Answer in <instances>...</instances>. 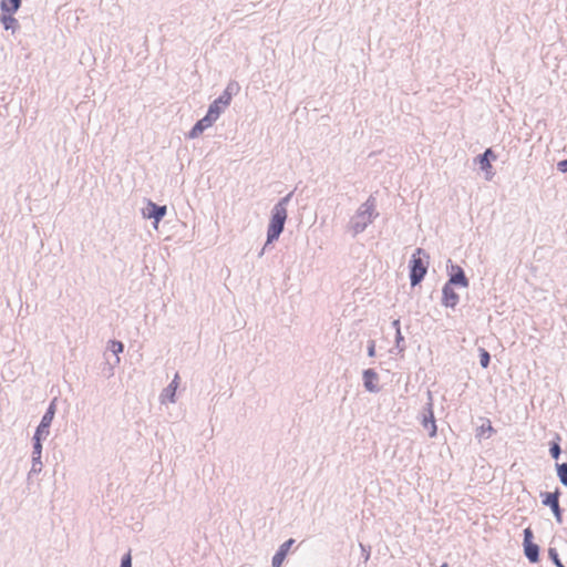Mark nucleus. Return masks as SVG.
<instances>
[{
	"mask_svg": "<svg viewBox=\"0 0 567 567\" xmlns=\"http://www.w3.org/2000/svg\"><path fill=\"white\" fill-rule=\"evenodd\" d=\"M368 355L369 357L375 355V342L373 340H370L368 342Z\"/></svg>",
	"mask_w": 567,
	"mask_h": 567,
	"instance_id": "29",
	"label": "nucleus"
},
{
	"mask_svg": "<svg viewBox=\"0 0 567 567\" xmlns=\"http://www.w3.org/2000/svg\"><path fill=\"white\" fill-rule=\"evenodd\" d=\"M238 84L230 82L224 92L209 105L208 110L215 109L218 112V117L224 110L230 104L233 95L237 92Z\"/></svg>",
	"mask_w": 567,
	"mask_h": 567,
	"instance_id": "4",
	"label": "nucleus"
},
{
	"mask_svg": "<svg viewBox=\"0 0 567 567\" xmlns=\"http://www.w3.org/2000/svg\"><path fill=\"white\" fill-rule=\"evenodd\" d=\"M111 351L117 355L118 353H121L124 349V346L121 341H111V347H110ZM120 361V358L116 357V362Z\"/></svg>",
	"mask_w": 567,
	"mask_h": 567,
	"instance_id": "24",
	"label": "nucleus"
},
{
	"mask_svg": "<svg viewBox=\"0 0 567 567\" xmlns=\"http://www.w3.org/2000/svg\"><path fill=\"white\" fill-rule=\"evenodd\" d=\"M441 567H449L446 564H443Z\"/></svg>",
	"mask_w": 567,
	"mask_h": 567,
	"instance_id": "33",
	"label": "nucleus"
},
{
	"mask_svg": "<svg viewBox=\"0 0 567 567\" xmlns=\"http://www.w3.org/2000/svg\"><path fill=\"white\" fill-rule=\"evenodd\" d=\"M533 537L532 529L529 527L525 528L523 542L525 556L530 563H537L539 560V546L533 543Z\"/></svg>",
	"mask_w": 567,
	"mask_h": 567,
	"instance_id": "9",
	"label": "nucleus"
},
{
	"mask_svg": "<svg viewBox=\"0 0 567 567\" xmlns=\"http://www.w3.org/2000/svg\"><path fill=\"white\" fill-rule=\"evenodd\" d=\"M451 269L452 274L446 284L452 286H462L464 288L468 287V279L466 278L464 270L457 265H452Z\"/></svg>",
	"mask_w": 567,
	"mask_h": 567,
	"instance_id": "12",
	"label": "nucleus"
},
{
	"mask_svg": "<svg viewBox=\"0 0 567 567\" xmlns=\"http://www.w3.org/2000/svg\"><path fill=\"white\" fill-rule=\"evenodd\" d=\"M293 543H295V540L292 538H290L280 545L279 549L272 557V560H271L272 567H281V565H282V563Z\"/></svg>",
	"mask_w": 567,
	"mask_h": 567,
	"instance_id": "14",
	"label": "nucleus"
},
{
	"mask_svg": "<svg viewBox=\"0 0 567 567\" xmlns=\"http://www.w3.org/2000/svg\"><path fill=\"white\" fill-rule=\"evenodd\" d=\"M12 14L13 13H2V16L0 17V21L4 30H10L12 33H14L16 31L19 30L20 23Z\"/></svg>",
	"mask_w": 567,
	"mask_h": 567,
	"instance_id": "16",
	"label": "nucleus"
},
{
	"mask_svg": "<svg viewBox=\"0 0 567 567\" xmlns=\"http://www.w3.org/2000/svg\"><path fill=\"white\" fill-rule=\"evenodd\" d=\"M43 440H45V439L42 436L35 435V434L32 437V441H33L32 456H34V458H41L42 441Z\"/></svg>",
	"mask_w": 567,
	"mask_h": 567,
	"instance_id": "19",
	"label": "nucleus"
},
{
	"mask_svg": "<svg viewBox=\"0 0 567 567\" xmlns=\"http://www.w3.org/2000/svg\"><path fill=\"white\" fill-rule=\"evenodd\" d=\"M557 169L561 173H567V158L558 162Z\"/></svg>",
	"mask_w": 567,
	"mask_h": 567,
	"instance_id": "30",
	"label": "nucleus"
},
{
	"mask_svg": "<svg viewBox=\"0 0 567 567\" xmlns=\"http://www.w3.org/2000/svg\"><path fill=\"white\" fill-rule=\"evenodd\" d=\"M179 375L175 374L173 381L163 390L161 393V402L164 403L166 400L171 403H175L176 401V390L178 386Z\"/></svg>",
	"mask_w": 567,
	"mask_h": 567,
	"instance_id": "15",
	"label": "nucleus"
},
{
	"mask_svg": "<svg viewBox=\"0 0 567 567\" xmlns=\"http://www.w3.org/2000/svg\"><path fill=\"white\" fill-rule=\"evenodd\" d=\"M486 432H488V433L493 432V427H492L489 422H488L487 426L482 425L478 429V432H477L476 436L481 439V437H483L485 435Z\"/></svg>",
	"mask_w": 567,
	"mask_h": 567,
	"instance_id": "28",
	"label": "nucleus"
},
{
	"mask_svg": "<svg viewBox=\"0 0 567 567\" xmlns=\"http://www.w3.org/2000/svg\"><path fill=\"white\" fill-rule=\"evenodd\" d=\"M549 453H550V456L554 460H558L559 456H560V453H561L559 444L558 443H553L550 449H549Z\"/></svg>",
	"mask_w": 567,
	"mask_h": 567,
	"instance_id": "26",
	"label": "nucleus"
},
{
	"mask_svg": "<svg viewBox=\"0 0 567 567\" xmlns=\"http://www.w3.org/2000/svg\"><path fill=\"white\" fill-rule=\"evenodd\" d=\"M292 195L293 193L290 192L274 206L267 229V244H271L274 240H277L284 231L288 216L287 206L290 203Z\"/></svg>",
	"mask_w": 567,
	"mask_h": 567,
	"instance_id": "2",
	"label": "nucleus"
},
{
	"mask_svg": "<svg viewBox=\"0 0 567 567\" xmlns=\"http://www.w3.org/2000/svg\"><path fill=\"white\" fill-rule=\"evenodd\" d=\"M556 470L560 483L567 487V463L556 464Z\"/></svg>",
	"mask_w": 567,
	"mask_h": 567,
	"instance_id": "20",
	"label": "nucleus"
},
{
	"mask_svg": "<svg viewBox=\"0 0 567 567\" xmlns=\"http://www.w3.org/2000/svg\"><path fill=\"white\" fill-rule=\"evenodd\" d=\"M378 373L372 369H367L363 371V384L367 391L375 393L379 392L380 388L378 385Z\"/></svg>",
	"mask_w": 567,
	"mask_h": 567,
	"instance_id": "13",
	"label": "nucleus"
},
{
	"mask_svg": "<svg viewBox=\"0 0 567 567\" xmlns=\"http://www.w3.org/2000/svg\"><path fill=\"white\" fill-rule=\"evenodd\" d=\"M559 496H560L559 488H556V491L551 492V493L550 492L540 493L543 505L550 507L556 522L558 524H561L563 511L559 505Z\"/></svg>",
	"mask_w": 567,
	"mask_h": 567,
	"instance_id": "6",
	"label": "nucleus"
},
{
	"mask_svg": "<svg viewBox=\"0 0 567 567\" xmlns=\"http://www.w3.org/2000/svg\"><path fill=\"white\" fill-rule=\"evenodd\" d=\"M21 7V0H1L0 9L3 13H16Z\"/></svg>",
	"mask_w": 567,
	"mask_h": 567,
	"instance_id": "18",
	"label": "nucleus"
},
{
	"mask_svg": "<svg viewBox=\"0 0 567 567\" xmlns=\"http://www.w3.org/2000/svg\"><path fill=\"white\" fill-rule=\"evenodd\" d=\"M478 351H480V363H481L482 368L485 369L489 364L491 355H489L488 351L485 350L484 348H480Z\"/></svg>",
	"mask_w": 567,
	"mask_h": 567,
	"instance_id": "21",
	"label": "nucleus"
},
{
	"mask_svg": "<svg viewBox=\"0 0 567 567\" xmlns=\"http://www.w3.org/2000/svg\"><path fill=\"white\" fill-rule=\"evenodd\" d=\"M55 412H56V398H54L50 402L45 413L43 414V416L41 419L40 424L38 425V427L35 430V433H34L35 435L42 436L44 439H47L49 436L50 426L54 419Z\"/></svg>",
	"mask_w": 567,
	"mask_h": 567,
	"instance_id": "7",
	"label": "nucleus"
},
{
	"mask_svg": "<svg viewBox=\"0 0 567 567\" xmlns=\"http://www.w3.org/2000/svg\"><path fill=\"white\" fill-rule=\"evenodd\" d=\"M392 326H393V328L395 329V332H396V331H398V329H400V320H399V319L394 320V321L392 322Z\"/></svg>",
	"mask_w": 567,
	"mask_h": 567,
	"instance_id": "31",
	"label": "nucleus"
},
{
	"mask_svg": "<svg viewBox=\"0 0 567 567\" xmlns=\"http://www.w3.org/2000/svg\"><path fill=\"white\" fill-rule=\"evenodd\" d=\"M460 297L450 284H445L442 289V305L447 308H455L458 303Z\"/></svg>",
	"mask_w": 567,
	"mask_h": 567,
	"instance_id": "11",
	"label": "nucleus"
},
{
	"mask_svg": "<svg viewBox=\"0 0 567 567\" xmlns=\"http://www.w3.org/2000/svg\"><path fill=\"white\" fill-rule=\"evenodd\" d=\"M395 346L400 352L404 351L405 349L404 338L401 333V329H398V331L395 332Z\"/></svg>",
	"mask_w": 567,
	"mask_h": 567,
	"instance_id": "25",
	"label": "nucleus"
},
{
	"mask_svg": "<svg viewBox=\"0 0 567 567\" xmlns=\"http://www.w3.org/2000/svg\"><path fill=\"white\" fill-rule=\"evenodd\" d=\"M548 556L550 560L555 564L556 567H565L559 558V555L556 550V548L550 547L548 549Z\"/></svg>",
	"mask_w": 567,
	"mask_h": 567,
	"instance_id": "23",
	"label": "nucleus"
},
{
	"mask_svg": "<svg viewBox=\"0 0 567 567\" xmlns=\"http://www.w3.org/2000/svg\"><path fill=\"white\" fill-rule=\"evenodd\" d=\"M42 466L43 464L41 458H34V456H32V466L29 472V477L33 474H39L42 471Z\"/></svg>",
	"mask_w": 567,
	"mask_h": 567,
	"instance_id": "22",
	"label": "nucleus"
},
{
	"mask_svg": "<svg viewBox=\"0 0 567 567\" xmlns=\"http://www.w3.org/2000/svg\"><path fill=\"white\" fill-rule=\"evenodd\" d=\"M218 120V112L215 109L208 110L188 133L189 138L198 137L206 128L210 127Z\"/></svg>",
	"mask_w": 567,
	"mask_h": 567,
	"instance_id": "8",
	"label": "nucleus"
},
{
	"mask_svg": "<svg viewBox=\"0 0 567 567\" xmlns=\"http://www.w3.org/2000/svg\"><path fill=\"white\" fill-rule=\"evenodd\" d=\"M429 401L423 409L422 415H421V424L422 426L429 431V436L434 437L437 432L435 419H434V412H433V399L432 394L429 391L427 392Z\"/></svg>",
	"mask_w": 567,
	"mask_h": 567,
	"instance_id": "5",
	"label": "nucleus"
},
{
	"mask_svg": "<svg viewBox=\"0 0 567 567\" xmlns=\"http://www.w3.org/2000/svg\"><path fill=\"white\" fill-rule=\"evenodd\" d=\"M269 245H270V244H267V243L265 244V246L261 248V250H260V251H259V254H258V256H259V257H261V256L265 254V251H266V249H267V247H268Z\"/></svg>",
	"mask_w": 567,
	"mask_h": 567,
	"instance_id": "32",
	"label": "nucleus"
},
{
	"mask_svg": "<svg viewBox=\"0 0 567 567\" xmlns=\"http://www.w3.org/2000/svg\"><path fill=\"white\" fill-rule=\"evenodd\" d=\"M120 567H132L131 551H128L122 557Z\"/></svg>",
	"mask_w": 567,
	"mask_h": 567,
	"instance_id": "27",
	"label": "nucleus"
},
{
	"mask_svg": "<svg viewBox=\"0 0 567 567\" xmlns=\"http://www.w3.org/2000/svg\"><path fill=\"white\" fill-rule=\"evenodd\" d=\"M491 158H496L495 154L491 148H487L483 154L477 156V162L482 171H488L489 168H492Z\"/></svg>",
	"mask_w": 567,
	"mask_h": 567,
	"instance_id": "17",
	"label": "nucleus"
},
{
	"mask_svg": "<svg viewBox=\"0 0 567 567\" xmlns=\"http://www.w3.org/2000/svg\"><path fill=\"white\" fill-rule=\"evenodd\" d=\"M378 216L375 198L370 196L351 217L348 229L351 231L352 236L355 237L363 233Z\"/></svg>",
	"mask_w": 567,
	"mask_h": 567,
	"instance_id": "1",
	"label": "nucleus"
},
{
	"mask_svg": "<svg viewBox=\"0 0 567 567\" xmlns=\"http://www.w3.org/2000/svg\"><path fill=\"white\" fill-rule=\"evenodd\" d=\"M142 213L145 218H153L158 223L166 214V206H159L150 200Z\"/></svg>",
	"mask_w": 567,
	"mask_h": 567,
	"instance_id": "10",
	"label": "nucleus"
},
{
	"mask_svg": "<svg viewBox=\"0 0 567 567\" xmlns=\"http://www.w3.org/2000/svg\"><path fill=\"white\" fill-rule=\"evenodd\" d=\"M430 256L423 248H416L410 260L411 286H417L425 277L429 268Z\"/></svg>",
	"mask_w": 567,
	"mask_h": 567,
	"instance_id": "3",
	"label": "nucleus"
}]
</instances>
